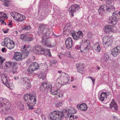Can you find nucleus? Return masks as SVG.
I'll list each match as a JSON object with an SVG mask.
<instances>
[{
	"label": "nucleus",
	"mask_w": 120,
	"mask_h": 120,
	"mask_svg": "<svg viewBox=\"0 0 120 120\" xmlns=\"http://www.w3.org/2000/svg\"><path fill=\"white\" fill-rule=\"evenodd\" d=\"M49 26L47 25H45L44 24H41L38 30V34L39 36L41 37L42 39V44L45 46H47L49 47H51L52 46L50 45V42H48L47 40H45L44 38V30H47Z\"/></svg>",
	"instance_id": "obj_1"
},
{
	"label": "nucleus",
	"mask_w": 120,
	"mask_h": 120,
	"mask_svg": "<svg viewBox=\"0 0 120 120\" xmlns=\"http://www.w3.org/2000/svg\"><path fill=\"white\" fill-rule=\"evenodd\" d=\"M33 50L34 53L36 54L45 55L50 57L52 56V55L49 49H44L40 46L34 47Z\"/></svg>",
	"instance_id": "obj_5"
},
{
	"label": "nucleus",
	"mask_w": 120,
	"mask_h": 120,
	"mask_svg": "<svg viewBox=\"0 0 120 120\" xmlns=\"http://www.w3.org/2000/svg\"><path fill=\"white\" fill-rule=\"evenodd\" d=\"M17 63H16L13 62H7L5 64L4 66V68L6 69H8L9 68L12 66H14L15 65H16Z\"/></svg>",
	"instance_id": "obj_26"
},
{
	"label": "nucleus",
	"mask_w": 120,
	"mask_h": 120,
	"mask_svg": "<svg viewBox=\"0 0 120 120\" xmlns=\"http://www.w3.org/2000/svg\"><path fill=\"white\" fill-rule=\"evenodd\" d=\"M59 94V97H62L63 95L62 94V92L61 91H59L58 92Z\"/></svg>",
	"instance_id": "obj_51"
},
{
	"label": "nucleus",
	"mask_w": 120,
	"mask_h": 120,
	"mask_svg": "<svg viewBox=\"0 0 120 120\" xmlns=\"http://www.w3.org/2000/svg\"><path fill=\"white\" fill-rule=\"evenodd\" d=\"M115 8L113 6L110 5L108 6L105 5H102L98 10L99 15L103 16L106 14V12L112 13L115 11Z\"/></svg>",
	"instance_id": "obj_2"
},
{
	"label": "nucleus",
	"mask_w": 120,
	"mask_h": 120,
	"mask_svg": "<svg viewBox=\"0 0 120 120\" xmlns=\"http://www.w3.org/2000/svg\"><path fill=\"white\" fill-rule=\"evenodd\" d=\"M80 6L78 4H74L71 5L69 9V13L71 17L74 16V13L79 11Z\"/></svg>",
	"instance_id": "obj_9"
},
{
	"label": "nucleus",
	"mask_w": 120,
	"mask_h": 120,
	"mask_svg": "<svg viewBox=\"0 0 120 120\" xmlns=\"http://www.w3.org/2000/svg\"><path fill=\"white\" fill-rule=\"evenodd\" d=\"M27 105V106L28 107V109L29 110H32L33 109V106L34 105H33L32 104H30L28 102H26Z\"/></svg>",
	"instance_id": "obj_35"
},
{
	"label": "nucleus",
	"mask_w": 120,
	"mask_h": 120,
	"mask_svg": "<svg viewBox=\"0 0 120 120\" xmlns=\"http://www.w3.org/2000/svg\"><path fill=\"white\" fill-rule=\"evenodd\" d=\"M1 50L2 52H6L5 48H2V49Z\"/></svg>",
	"instance_id": "obj_54"
},
{
	"label": "nucleus",
	"mask_w": 120,
	"mask_h": 120,
	"mask_svg": "<svg viewBox=\"0 0 120 120\" xmlns=\"http://www.w3.org/2000/svg\"><path fill=\"white\" fill-rule=\"evenodd\" d=\"M11 106L10 103L7 99L0 98V112L1 113L5 114V111L8 110Z\"/></svg>",
	"instance_id": "obj_3"
},
{
	"label": "nucleus",
	"mask_w": 120,
	"mask_h": 120,
	"mask_svg": "<svg viewBox=\"0 0 120 120\" xmlns=\"http://www.w3.org/2000/svg\"><path fill=\"white\" fill-rule=\"evenodd\" d=\"M72 40L71 38H68L65 42L66 47L68 49L71 48L72 46Z\"/></svg>",
	"instance_id": "obj_17"
},
{
	"label": "nucleus",
	"mask_w": 120,
	"mask_h": 120,
	"mask_svg": "<svg viewBox=\"0 0 120 120\" xmlns=\"http://www.w3.org/2000/svg\"><path fill=\"white\" fill-rule=\"evenodd\" d=\"M88 78L92 80L93 84L94 85V84L95 82V80L94 79H93L90 76H88Z\"/></svg>",
	"instance_id": "obj_50"
},
{
	"label": "nucleus",
	"mask_w": 120,
	"mask_h": 120,
	"mask_svg": "<svg viewBox=\"0 0 120 120\" xmlns=\"http://www.w3.org/2000/svg\"><path fill=\"white\" fill-rule=\"evenodd\" d=\"M62 73L65 75V76L61 82L62 85H64L69 83L70 82L69 81L70 78L69 75L63 72Z\"/></svg>",
	"instance_id": "obj_12"
},
{
	"label": "nucleus",
	"mask_w": 120,
	"mask_h": 120,
	"mask_svg": "<svg viewBox=\"0 0 120 120\" xmlns=\"http://www.w3.org/2000/svg\"><path fill=\"white\" fill-rule=\"evenodd\" d=\"M33 38H32L30 37H27L26 39L25 40V41H30L33 40Z\"/></svg>",
	"instance_id": "obj_44"
},
{
	"label": "nucleus",
	"mask_w": 120,
	"mask_h": 120,
	"mask_svg": "<svg viewBox=\"0 0 120 120\" xmlns=\"http://www.w3.org/2000/svg\"><path fill=\"white\" fill-rule=\"evenodd\" d=\"M109 56L107 53L105 52L103 56V59L105 61H107L109 60Z\"/></svg>",
	"instance_id": "obj_34"
},
{
	"label": "nucleus",
	"mask_w": 120,
	"mask_h": 120,
	"mask_svg": "<svg viewBox=\"0 0 120 120\" xmlns=\"http://www.w3.org/2000/svg\"><path fill=\"white\" fill-rule=\"evenodd\" d=\"M116 64V62H114L113 64V66L115 67H116V66L115 65V64Z\"/></svg>",
	"instance_id": "obj_60"
},
{
	"label": "nucleus",
	"mask_w": 120,
	"mask_h": 120,
	"mask_svg": "<svg viewBox=\"0 0 120 120\" xmlns=\"http://www.w3.org/2000/svg\"><path fill=\"white\" fill-rule=\"evenodd\" d=\"M69 111H68V110L67 109L63 110V112H62V114L60 115H62V119H63L64 117L65 118L68 117L70 115V113H69Z\"/></svg>",
	"instance_id": "obj_27"
},
{
	"label": "nucleus",
	"mask_w": 120,
	"mask_h": 120,
	"mask_svg": "<svg viewBox=\"0 0 120 120\" xmlns=\"http://www.w3.org/2000/svg\"><path fill=\"white\" fill-rule=\"evenodd\" d=\"M78 117L77 116H75V117H74V120H75L76 119H77V118Z\"/></svg>",
	"instance_id": "obj_62"
},
{
	"label": "nucleus",
	"mask_w": 120,
	"mask_h": 120,
	"mask_svg": "<svg viewBox=\"0 0 120 120\" xmlns=\"http://www.w3.org/2000/svg\"><path fill=\"white\" fill-rule=\"evenodd\" d=\"M99 45V44L97 43L96 45H94V49L95 51L98 52H99L100 51L101 49Z\"/></svg>",
	"instance_id": "obj_33"
},
{
	"label": "nucleus",
	"mask_w": 120,
	"mask_h": 120,
	"mask_svg": "<svg viewBox=\"0 0 120 120\" xmlns=\"http://www.w3.org/2000/svg\"><path fill=\"white\" fill-rule=\"evenodd\" d=\"M77 107L79 109L83 111H86L87 109L86 105L84 103H83L80 105H77Z\"/></svg>",
	"instance_id": "obj_24"
},
{
	"label": "nucleus",
	"mask_w": 120,
	"mask_h": 120,
	"mask_svg": "<svg viewBox=\"0 0 120 120\" xmlns=\"http://www.w3.org/2000/svg\"><path fill=\"white\" fill-rule=\"evenodd\" d=\"M13 58L16 60L20 61L22 59V54L20 52H16L15 53Z\"/></svg>",
	"instance_id": "obj_21"
},
{
	"label": "nucleus",
	"mask_w": 120,
	"mask_h": 120,
	"mask_svg": "<svg viewBox=\"0 0 120 120\" xmlns=\"http://www.w3.org/2000/svg\"><path fill=\"white\" fill-rule=\"evenodd\" d=\"M31 29L30 26H24L22 27V29L23 30H30Z\"/></svg>",
	"instance_id": "obj_38"
},
{
	"label": "nucleus",
	"mask_w": 120,
	"mask_h": 120,
	"mask_svg": "<svg viewBox=\"0 0 120 120\" xmlns=\"http://www.w3.org/2000/svg\"><path fill=\"white\" fill-rule=\"evenodd\" d=\"M5 120H15L14 118L12 117L8 116L5 118Z\"/></svg>",
	"instance_id": "obj_46"
},
{
	"label": "nucleus",
	"mask_w": 120,
	"mask_h": 120,
	"mask_svg": "<svg viewBox=\"0 0 120 120\" xmlns=\"http://www.w3.org/2000/svg\"><path fill=\"white\" fill-rule=\"evenodd\" d=\"M111 27V26L109 25L105 26L104 29V31L105 33L107 34H109L111 32H114V31Z\"/></svg>",
	"instance_id": "obj_19"
},
{
	"label": "nucleus",
	"mask_w": 120,
	"mask_h": 120,
	"mask_svg": "<svg viewBox=\"0 0 120 120\" xmlns=\"http://www.w3.org/2000/svg\"><path fill=\"white\" fill-rule=\"evenodd\" d=\"M47 84L46 83H43L40 87V90L42 91L45 92L47 90Z\"/></svg>",
	"instance_id": "obj_29"
},
{
	"label": "nucleus",
	"mask_w": 120,
	"mask_h": 120,
	"mask_svg": "<svg viewBox=\"0 0 120 120\" xmlns=\"http://www.w3.org/2000/svg\"><path fill=\"white\" fill-rule=\"evenodd\" d=\"M9 30V29H7L5 31H4L3 32L5 34L7 33L8 32V30Z\"/></svg>",
	"instance_id": "obj_57"
},
{
	"label": "nucleus",
	"mask_w": 120,
	"mask_h": 120,
	"mask_svg": "<svg viewBox=\"0 0 120 120\" xmlns=\"http://www.w3.org/2000/svg\"><path fill=\"white\" fill-rule=\"evenodd\" d=\"M110 106L112 110L117 111L118 110V108L117 103L113 99H112L111 103L110 105Z\"/></svg>",
	"instance_id": "obj_22"
},
{
	"label": "nucleus",
	"mask_w": 120,
	"mask_h": 120,
	"mask_svg": "<svg viewBox=\"0 0 120 120\" xmlns=\"http://www.w3.org/2000/svg\"><path fill=\"white\" fill-rule=\"evenodd\" d=\"M80 47L81 52H85L88 51L91 47L89 40H82Z\"/></svg>",
	"instance_id": "obj_6"
},
{
	"label": "nucleus",
	"mask_w": 120,
	"mask_h": 120,
	"mask_svg": "<svg viewBox=\"0 0 120 120\" xmlns=\"http://www.w3.org/2000/svg\"><path fill=\"white\" fill-rule=\"evenodd\" d=\"M81 45L80 46L79 45H76L75 47V48L76 49L79 50L80 49L81 50Z\"/></svg>",
	"instance_id": "obj_49"
},
{
	"label": "nucleus",
	"mask_w": 120,
	"mask_h": 120,
	"mask_svg": "<svg viewBox=\"0 0 120 120\" xmlns=\"http://www.w3.org/2000/svg\"><path fill=\"white\" fill-rule=\"evenodd\" d=\"M47 89L46 90H49V91L51 92H52V86L51 84H50L48 85H47Z\"/></svg>",
	"instance_id": "obj_40"
},
{
	"label": "nucleus",
	"mask_w": 120,
	"mask_h": 120,
	"mask_svg": "<svg viewBox=\"0 0 120 120\" xmlns=\"http://www.w3.org/2000/svg\"><path fill=\"white\" fill-rule=\"evenodd\" d=\"M12 68L10 69L9 72L14 74L17 71V68L15 65L14 66H12Z\"/></svg>",
	"instance_id": "obj_31"
},
{
	"label": "nucleus",
	"mask_w": 120,
	"mask_h": 120,
	"mask_svg": "<svg viewBox=\"0 0 120 120\" xmlns=\"http://www.w3.org/2000/svg\"><path fill=\"white\" fill-rule=\"evenodd\" d=\"M71 35L73 38L75 40H78L82 38L83 36V34L82 31H79L77 32L74 31Z\"/></svg>",
	"instance_id": "obj_11"
},
{
	"label": "nucleus",
	"mask_w": 120,
	"mask_h": 120,
	"mask_svg": "<svg viewBox=\"0 0 120 120\" xmlns=\"http://www.w3.org/2000/svg\"><path fill=\"white\" fill-rule=\"evenodd\" d=\"M73 110H74V111L75 113H76L77 111L74 108H73Z\"/></svg>",
	"instance_id": "obj_59"
},
{
	"label": "nucleus",
	"mask_w": 120,
	"mask_h": 120,
	"mask_svg": "<svg viewBox=\"0 0 120 120\" xmlns=\"http://www.w3.org/2000/svg\"><path fill=\"white\" fill-rule=\"evenodd\" d=\"M21 81L23 85L26 86V88L27 89H28L30 88V82L29 79V78L28 77H25L22 78L21 79Z\"/></svg>",
	"instance_id": "obj_13"
},
{
	"label": "nucleus",
	"mask_w": 120,
	"mask_h": 120,
	"mask_svg": "<svg viewBox=\"0 0 120 120\" xmlns=\"http://www.w3.org/2000/svg\"><path fill=\"white\" fill-rule=\"evenodd\" d=\"M14 19L16 20L19 22L23 21L25 19V17L22 15L17 13Z\"/></svg>",
	"instance_id": "obj_16"
},
{
	"label": "nucleus",
	"mask_w": 120,
	"mask_h": 120,
	"mask_svg": "<svg viewBox=\"0 0 120 120\" xmlns=\"http://www.w3.org/2000/svg\"><path fill=\"white\" fill-rule=\"evenodd\" d=\"M51 33H52V35H53L55 37H57V36H57L54 33H53V31H52V32L51 31Z\"/></svg>",
	"instance_id": "obj_58"
},
{
	"label": "nucleus",
	"mask_w": 120,
	"mask_h": 120,
	"mask_svg": "<svg viewBox=\"0 0 120 120\" xmlns=\"http://www.w3.org/2000/svg\"><path fill=\"white\" fill-rule=\"evenodd\" d=\"M62 112L59 111H54L51 112L49 115V120H61Z\"/></svg>",
	"instance_id": "obj_8"
},
{
	"label": "nucleus",
	"mask_w": 120,
	"mask_h": 120,
	"mask_svg": "<svg viewBox=\"0 0 120 120\" xmlns=\"http://www.w3.org/2000/svg\"><path fill=\"white\" fill-rule=\"evenodd\" d=\"M104 93L105 94V95L106 97V98H107V97L108 96H109L110 94V93L109 92H104Z\"/></svg>",
	"instance_id": "obj_52"
},
{
	"label": "nucleus",
	"mask_w": 120,
	"mask_h": 120,
	"mask_svg": "<svg viewBox=\"0 0 120 120\" xmlns=\"http://www.w3.org/2000/svg\"><path fill=\"white\" fill-rule=\"evenodd\" d=\"M39 67L38 64L36 62H34L30 65L27 70V72L30 74H31L33 72V71L37 69Z\"/></svg>",
	"instance_id": "obj_10"
},
{
	"label": "nucleus",
	"mask_w": 120,
	"mask_h": 120,
	"mask_svg": "<svg viewBox=\"0 0 120 120\" xmlns=\"http://www.w3.org/2000/svg\"><path fill=\"white\" fill-rule=\"evenodd\" d=\"M11 22H10L9 24H8V26H11V25H12V23H11V22H12V21H11Z\"/></svg>",
	"instance_id": "obj_61"
},
{
	"label": "nucleus",
	"mask_w": 120,
	"mask_h": 120,
	"mask_svg": "<svg viewBox=\"0 0 120 120\" xmlns=\"http://www.w3.org/2000/svg\"><path fill=\"white\" fill-rule=\"evenodd\" d=\"M24 100L26 102L35 105L36 102V96L35 93L26 94L23 96Z\"/></svg>",
	"instance_id": "obj_4"
},
{
	"label": "nucleus",
	"mask_w": 120,
	"mask_h": 120,
	"mask_svg": "<svg viewBox=\"0 0 120 120\" xmlns=\"http://www.w3.org/2000/svg\"><path fill=\"white\" fill-rule=\"evenodd\" d=\"M63 102L62 101L59 102L56 104V106L57 107H59L61 106L63 104Z\"/></svg>",
	"instance_id": "obj_41"
},
{
	"label": "nucleus",
	"mask_w": 120,
	"mask_h": 120,
	"mask_svg": "<svg viewBox=\"0 0 120 120\" xmlns=\"http://www.w3.org/2000/svg\"><path fill=\"white\" fill-rule=\"evenodd\" d=\"M8 76H6L2 78L1 81L2 83L7 87L10 86V83L8 82Z\"/></svg>",
	"instance_id": "obj_25"
},
{
	"label": "nucleus",
	"mask_w": 120,
	"mask_h": 120,
	"mask_svg": "<svg viewBox=\"0 0 120 120\" xmlns=\"http://www.w3.org/2000/svg\"><path fill=\"white\" fill-rule=\"evenodd\" d=\"M111 54L114 56H116L120 53V46L114 48L111 52Z\"/></svg>",
	"instance_id": "obj_14"
},
{
	"label": "nucleus",
	"mask_w": 120,
	"mask_h": 120,
	"mask_svg": "<svg viewBox=\"0 0 120 120\" xmlns=\"http://www.w3.org/2000/svg\"><path fill=\"white\" fill-rule=\"evenodd\" d=\"M104 92H102L100 96L99 99L102 102L104 100V99L105 98H106Z\"/></svg>",
	"instance_id": "obj_32"
},
{
	"label": "nucleus",
	"mask_w": 120,
	"mask_h": 120,
	"mask_svg": "<svg viewBox=\"0 0 120 120\" xmlns=\"http://www.w3.org/2000/svg\"><path fill=\"white\" fill-rule=\"evenodd\" d=\"M108 22L109 23L113 25L116 24V22L113 19L112 17H109V19L108 20Z\"/></svg>",
	"instance_id": "obj_30"
},
{
	"label": "nucleus",
	"mask_w": 120,
	"mask_h": 120,
	"mask_svg": "<svg viewBox=\"0 0 120 120\" xmlns=\"http://www.w3.org/2000/svg\"><path fill=\"white\" fill-rule=\"evenodd\" d=\"M0 59L1 60V61H0V65H1L3 63L5 60L4 58L1 56H0Z\"/></svg>",
	"instance_id": "obj_42"
},
{
	"label": "nucleus",
	"mask_w": 120,
	"mask_h": 120,
	"mask_svg": "<svg viewBox=\"0 0 120 120\" xmlns=\"http://www.w3.org/2000/svg\"><path fill=\"white\" fill-rule=\"evenodd\" d=\"M5 15H6L3 12H0V19H3L4 18H7V16H5Z\"/></svg>",
	"instance_id": "obj_37"
},
{
	"label": "nucleus",
	"mask_w": 120,
	"mask_h": 120,
	"mask_svg": "<svg viewBox=\"0 0 120 120\" xmlns=\"http://www.w3.org/2000/svg\"><path fill=\"white\" fill-rule=\"evenodd\" d=\"M59 94L58 92H56V97L57 98H60V97H59Z\"/></svg>",
	"instance_id": "obj_55"
},
{
	"label": "nucleus",
	"mask_w": 120,
	"mask_h": 120,
	"mask_svg": "<svg viewBox=\"0 0 120 120\" xmlns=\"http://www.w3.org/2000/svg\"><path fill=\"white\" fill-rule=\"evenodd\" d=\"M10 1H8V0H4L3 3V5L6 7H8L9 5V2Z\"/></svg>",
	"instance_id": "obj_36"
},
{
	"label": "nucleus",
	"mask_w": 120,
	"mask_h": 120,
	"mask_svg": "<svg viewBox=\"0 0 120 120\" xmlns=\"http://www.w3.org/2000/svg\"><path fill=\"white\" fill-rule=\"evenodd\" d=\"M57 61L56 60H54L50 61V64H56L57 63Z\"/></svg>",
	"instance_id": "obj_45"
},
{
	"label": "nucleus",
	"mask_w": 120,
	"mask_h": 120,
	"mask_svg": "<svg viewBox=\"0 0 120 120\" xmlns=\"http://www.w3.org/2000/svg\"><path fill=\"white\" fill-rule=\"evenodd\" d=\"M17 13V12H11L10 14L11 16L13 17L14 19Z\"/></svg>",
	"instance_id": "obj_48"
},
{
	"label": "nucleus",
	"mask_w": 120,
	"mask_h": 120,
	"mask_svg": "<svg viewBox=\"0 0 120 120\" xmlns=\"http://www.w3.org/2000/svg\"><path fill=\"white\" fill-rule=\"evenodd\" d=\"M2 46H5L9 49H11L15 47V42L9 38H5L2 43Z\"/></svg>",
	"instance_id": "obj_7"
},
{
	"label": "nucleus",
	"mask_w": 120,
	"mask_h": 120,
	"mask_svg": "<svg viewBox=\"0 0 120 120\" xmlns=\"http://www.w3.org/2000/svg\"><path fill=\"white\" fill-rule=\"evenodd\" d=\"M58 72L59 73H60L62 72V71H58Z\"/></svg>",
	"instance_id": "obj_63"
},
{
	"label": "nucleus",
	"mask_w": 120,
	"mask_h": 120,
	"mask_svg": "<svg viewBox=\"0 0 120 120\" xmlns=\"http://www.w3.org/2000/svg\"><path fill=\"white\" fill-rule=\"evenodd\" d=\"M110 38L107 36H105L103 38L102 41V43L104 45H108L110 40Z\"/></svg>",
	"instance_id": "obj_28"
},
{
	"label": "nucleus",
	"mask_w": 120,
	"mask_h": 120,
	"mask_svg": "<svg viewBox=\"0 0 120 120\" xmlns=\"http://www.w3.org/2000/svg\"><path fill=\"white\" fill-rule=\"evenodd\" d=\"M64 30L66 31V32H68L69 34H71L74 31L73 29L70 26V23L67 24L64 28Z\"/></svg>",
	"instance_id": "obj_15"
},
{
	"label": "nucleus",
	"mask_w": 120,
	"mask_h": 120,
	"mask_svg": "<svg viewBox=\"0 0 120 120\" xmlns=\"http://www.w3.org/2000/svg\"><path fill=\"white\" fill-rule=\"evenodd\" d=\"M26 45H24L22 48L23 50L22 51L23 54L25 57H26L28 56V54L29 53V49L28 48V46L27 47L26 49Z\"/></svg>",
	"instance_id": "obj_20"
},
{
	"label": "nucleus",
	"mask_w": 120,
	"mask_h": 120,
	"mask_svg": "<svg viewBox=\"0 0 120 120\" xmlns=\"http://www.w3.org/2000/svg\"><path fill=\"white\" fill-rule=\"evenodd\" d=\"M27 37H26V35L24 34H22L20 36V38L24 41H26L25 40L26 39Z\"/></svg>",
	"instance_id": "obj_39"
},
{
	"label": "nucleus",
	"mask_w": 120,
	"mask_h": 120,
	"mask_svg": "<svg viewBox=\"0 0 120 120\" xmlns=\"http://www.w3.org/2000/svg\"><path fill=\"white\" fill-rule=\"evenodd\" d=\"M76 68L77 69V71L81 73H82L84 69V66L83 64L77 63L76 64Z\"/></svg>",
	"instance_id": "obj_23"
},
{
	"label": "nucleus",
	"mask_w": 120,
	"mask_h": 120,
	"mask_svg": "<svg viewBox=\"0 0 120 120\" xmlns=\"http://www.w3.org/2000/svg\"><path fill=\"white\" fill-rule=\"evenodd\" d=\"M69 120H74V116L72 115H71L70 116Z\"/></svg>",
	"instance_id": "obj_53"
},
{
	"label": "nucleus",
	"mask_w": 120,
	"mask_h": 120,
	"mask_svg": "<svg viewBox=\"0 0 120 120\" xmlns=\"http://www.w3.org/2000/svg\"><path fill=\"white\" fill-rule=\"evenodd\" d=\"M106 3L107 4H112V0H106Z\"/></svg>",
	"instance_id": "obj_47"
},
{
	"label": "nucleus",
	"mask_w": 120,
	"mask_h": 120,
	"mask_svg": "<svg viewBox=\"0 0 120 120\" xmlns=\"http://www.w3.org/2000/svg\"><path fill=\"white\" fill-rule=\"evenodd\" d=\"M118 13L117 12V11H116L114 12L112 14V16L113 17H115L116 18H117V17L118 15H117Z\"/></svg>",
	"instance_id": "obj_43"
},
{
	"label": "nucleus",
	"mask_w": 120,
	"mask_h": 120,
	"mask_svg": "<svg viewBox=\"0 0 120 120\" xmlns=\"http://www.w3.org/2000/svg\"><path fill=\"white\" fill-rule=\"evenodd\" d=\"M44 32L43 33H44V38L45 40H47L48 42H50V41H48L47 39V38H48L50 37L46 38V37L50 36L51 34L52 33L51 32L52 31L50 30L48 28L46 30H44ZM50 45H51V44Z\"/></svg>",
	"instance_id": "obj_18"
},
{
	"label": "nucleus",
	"mask_w": 120,
	"mask_h": 120,
	"mask_svg": "<svg viewBox=\"0 0 120 120\" xmlns=\"http://www.w3.org/2000/svg\"><path fill=\"white\" fill-rule=\"evenodd\" d=\"M57 91H55L52 92V94L53 95H56V93L57 92Z\"/></svg>",
	"instance_id": "obj_56"
},
{
	"label": "nucleus",
	"mask_w": 120,
	"mask_h": 120,
	"mask_svg": "<svg viewBox=\"0 0 120 120\" xmlns=\"http://www.w3.org/2000/svg\"><path fill=\"white\" fill-rule=\"evenodd\" d=\"M118 14H119V15L120 16V11L118 12Z\"/></svg>",
	"instance_id": "obj_64"
}]
</instances>
